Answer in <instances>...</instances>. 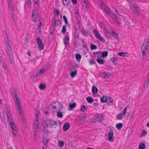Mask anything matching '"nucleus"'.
Masks as SVG:
<instances>
[{"instance_id": "8", "label": "nucleus", "mask_w": 149, "mask_h": 149, "mask_svg": "<svg viewBox=\"0 0 149 149\" xmlns=\"http://www.w3.org/2000/svg\"><path fill=\"white\" fill-rule=\"evenodd\" d=\"M129 4L131 9L134 12H137L138 11V8L135 3L130 2Z\"/></svg>"}, {"instance_id": "29", "label": "nucleus", "mask_w": 149, "mask_h": 149, "mask_svg": "<svg viewBox=\"0 0 149 149\" xmlns=\"http://www.w3.org/2000/svg\"><path fill=\"white\" fill-rule=\"evenodd\" d=\"M63 18L65 24L66 25H67L68 26V27H69L70 26V24H69L68 23L66 17L64 15L63 16Z\"/></svg>"}, {"instance_id": "22", "label": "nucleus", "mask_w": 149, "mask_h": 149, "mask_svg": "<svg viewBox=\"0 0 149 149\" xmlns=\"http://www.w3.org/2000/svg\"><path fill=\"white\" fill-rule=\"evenodd\" d=\"M101 102L103 103H104L108 101V97L106 95H104L100 99Z\"/></svg>"}, {"instance_id": "19", "label": "nucleus", "mask_w": 149, "mask_h": 149, "mask_svg": "<svg viewBox=\"0 0 149 149\" xmlns=\"http://www.w3.org/2000/svg\"><path fill=\"white\" fill-rule=\"evenodd\" d=\"M9 122L12 130H17V128L15 126V123L13 122V120H10Z\"/></svg>"}, {"instance_id": "53", "label": "nucleus", "mask_w": 149, "mask_h": 149, "mask_svg": "<svg viewBox=\"0 0 149 149\" xmlns=\"http://www.w3.org/2000/svg\"><path fill=\"white\" fill-rule=\"evenodd\" d=\"M89 62L90 64L91 65H94L95 63V61L93 59L92 60L90 59L89 60Z\"/></svg>"}, {"instance_id": "18", "label": "nucleus", "mask_w": 149, "mask_h": 149, "mask_svg": "<svg viewBox=\"0 0 149 149\" xmlns=\"http://www.w3.org/2000/svg\"><path fill=\"white\" fill-rule=\"evenodd\" d=\"M67 33L68 35L65 36V38H63V42L65 46L68 44L69 41V37L68 35V32H67Z\"/></svg>"}, {"instance_id": "43", "label": "nucleus", "mask_w": 149, "mask_h": 149, "mask_svg": "<svg viewBox=\"0 0 149 149\" xmlns=\"http://www.w3.org/2000/svg\"><path fill=\"white\" fill-rule=\"evenodd\" d=\"M128 106V105H127V107H125V108L123 110L122 113H121L124 116L125 115V114L126 113V112H127V108Z\"/></svg>"}, {"instance_id": "12", "label": "nucleus", "mask_w": 149, "mask_h": 149, "mask_svg": "<svg viewBox=\"0 0 149 149\" xmlns=\"http://www.w3.org/2000/svg\"><path fill=\"white\" fill-rule=\"evenodd\" d=\"M95 121L100 122L103 120L104 118L103 116L102 115L99 114H96L95 116Z\"/></svg>"}, {"instance_id": "11", "label": "nucleus", "mask_w": 149, "mask_h": 149, "mask_svg": "<svg viewBox=\"0 0 149 149\" xmlns=\"http://www.w3.org/2000/svg\"><path fill=\"white\" fill-rule=\"evenodd\" d=\"M39 115L38 114H36V117L35 118L34 127L35 129L38 128L39 125V119L38 118Z\"/></svg>"}, {"instance_id": "6", "label": "nucleus", "mask_w": 149, "mask_h": 149, "mask_svg": "<svg viewBox=\"0 0 149 149\" xmlns=\"http://www.w3.org/2000/svg\"><path fill=\"white\" fill-rule=\"evenodd\" d=\"M37 7H35L33 10L31 20L33 22H35L37 19L38 16V12Z\"/></svg>"}, {"instance_id": "39", "label": "nucleus", "mask_w": 149, "mask_h": 149, "mask_svg": "<svg viewBox=\"0 0 149 149\" xmlns=\"http://www.w3.org/2000/svg\"><path fill=\"white\" fill-rule=\"evenodd\" d=\"M123 115L121 114L118 113L116 116V118L118 120H121L123 118Z\"/></svg>"}, {"instance_id": "34", "label": "nucleus", "mask_w": 149, "mask_h": 149, "mask_svg": "<svg viewBox=\"0 0 149 149\" xmlns=\"http://www.w3.org/2000/svg\"><path fill=\"white\" fill-rule=\"evenodd\" d=\"M75 57L77 61L79 62L81 58V56L79 54H77L75 55Z\"/></svg>"}, {"instance_id": "35", "label": "nucleus", "mask_w": 149, "mask_h": 149, "mask_svg": "<svg viewBox=\"0 0 149 149\" xmlns=\"http://www.w3.org/2000/svg\"><path fill=\"white\" fill-rule=\"evenodd\" d=\"M123 127V124L121 123L117 124L116 125V127L118 130L120 129Z\"/></svg>"}, {"instance_id": "51", "label": "nucleus", "mask_w": 149, "mask_h": 149, "mask_svg": "<svg viewBox=\"0 0 149 149\" xmlns=\"http://www.w3.org/2000/svg\"><path fill=\"white\" fill-rule=\"evenodd\" d=\"M97 48V46L94 44H91V50L95 49Z\"/></svg>"}, {"instance_id": "5", "label": "nucleus", "mask_w": 149, "mask_h": 149, "mask_svg": "<svg viewBox=\"0 0 149 149\" xmlns=\"http://www.w3.org/2000/svg\"><path fill=\"white\" fill-rule=\"evenodd\" d=\"M61 24L62 22L60 19L56 20V18L54 17H53L52 21V25L54 31L55 29V26L56 25L57 26H61Z\"/></svg>"}, {"instance_id": "50", "label": "nucleus", "mask_w": 149, "mask_h": 149, "mask_svg": "<svg viewBox=\"0 0 149 149\" xmlns=\"http://www.w3.org/2000/svg\"><path fill=\"white\" fill-rule=\"evenodd\" d=\"M58 144L60 147H62L64 146V143L63 141L60 140L58 141Z\"/></svg>"}, {"instance_id": "56", "label": "nucleus", "mask_w": 149, "mask_h": 149, "mask_svg": "<svg viewBox=\"0 0 149 149\" xmlns=\"http://www.w3.org/2000/svg\"><path fill=\"white\" fill-rule=\"evenodd\" d=\"M8 5L10 8L13 7L11 4V1L10 0L8 2Z\"/></svg>"}, {"instance_id": "44", "label": "nucleus", "mask_w": 149, "mask_h": 149, "mask_svg": "<svg viewBox=\"0 0 149 149\" xmlns=\"http://www.w3.org/2000/svg\"><path fill=\"white\" fill-rule=\"evenodd\" d=\"M149 81L148 80V81H146L144 82V90H145V89L147 88L148 86V82Z\"/></svg>"}, {"instance_id": "30", "label": "nucleus", "mask_w": 149, "mask_h": 149, "mask_svg": "<svg viewBox=\"0 0 149 149\" xmlns=\"http://www.w3.org/2000/svg\"><path fill=\"white\" fill-rule=\"evenodd\" d=\"M62 2L64 6H68L70 3L69 0H62Z\"/></svg>"}, {"instance_id": "1", "label": "nucleus", "mask_w": 149, "mask_h": 149, "mask_svg": "<svg viewBox=\"0 0 149 149\" xmlns=\"http://www.w3.org/2000/svg\"><path fill=\"white\" fill-rule=\"evenodd\" d=\"M17 91L16 89L13 88L11 90V93L13 98L15 101V104L18 107L19 115L20 117L22 116V112L21 110L22 107L20 102L19 98L17 97Z\"/></svg>"}, {"instance_id": "62", "label": "nucleus", "mask_w": 149, "mask_h": 149, "mask_svg": "<svg viewBox=\"0 0 149 149\" xmlns=\"http://www.w3.org/2000/svg\"><path fill=\"white\" fill-rule=\"evenodd\" d=\"M86 116L85 115H83L81 116V119L83 120H85L86 119Z\"/></svg>"}, {"instance_id": "64", "label": "nucleus", "mask_w": 149, "mask_h": 149, "mask_svg": "<svg viewBox=\"0 0 149 149\" xmlns=\"http://www.w3.org/2000/svg\"><path fill=\"white\" fill-rule=\"evenodd\" d=\"M93 107H96L98 106V104L97 103H94L93 104Z\"/></svg>"}, {"instance_id": "32", "label": "nucleus", "mask_w": 149, "mask_h": 149, "mask_svg": "<svg viewBox=\"0 0 149 149\" xmlns=\"http://www.w3.org/2000/svg\"><path fill=\"white\" fill-rule=\"evenodd\" d=\"M57 116L59 118H61L63 117V114L61 111H58L57 112Z\"/></svg>"}, {"instance_id": "40", "label": "nucleus", "mask_w": 149, "mask_h": 149, "mask_svg": "<svg viewBox=\"0 0 149 149\" xmlns=\"http://www.w3.org/2000/svg\"><path fill=\"white\" fill-rule=\"evenodd\" d=\"M127 54V52H120L118 54V55L120 56H121L123 57H125L126 56V54Z\"/></svg>"}, {"instance_id": "24", "label": "nucleus", "mask_w": 149, "mask_h": 149, "mask_svg": "<svg viewBox=\"0 0 149 149\" xmlns=\"http://www.w3.org/2000/svg\"><path fill=\"white\" fill-rule=\"evenodd\" d=\"M96 60L98 63L100 64H103L105 62V60L101 59V58L96 59Z\"/></svg>"}, {"instance_id": "13", "label": "nucleus", "mask_w": 149, "mask_h": 149, "mask_svg": "<svg viewBox=\"0 0 149 149\" xmlns=\"http://www.w3.org/2000/svg\"><path fill=\"white\" fill-rule=\"evenodd\" d=\"M93 55L94 58L96 60V59L102 57L101 52V51H98L94 52Z\"/></svg>"}, {"instance_id": "20", "label": "nucleus", "mask_w": 149, "mask_h": 149, "mask_svg": "<svg viewBox=\"0 0 149 149\" xmlns=\"http://www.w3.org/2000/svg\"><path fill=\"white\" fill-rule=\"evenodd\" d=\"M89 31L88 29L85 30L84 29H82L81 30V32L82 33V34L87 37L88 36Z\"/></svg>"}, {"instance_id": "37", "label": "nucleus", "mask_w": 149, "mask_h": 149, "mask_svg": "<svg viewBox=\"0 0 149 149\" xmlns=\"http://www.w3.org/2000/svg\"><path fill=\"white\" fill-rule=\"evenodd\" d=\"M76 104L75 103L72 104H70L69 105V107L71 109H73L76 107Z\"/></svg>"}, {"instance_id": "36", "label": "nucleus", "mask_w": 149, "mask_h": 149, "mask_svg": "<svg viewBox=\"0 0 149 149\" xmlns=\"http://www.w3.org/2000/svg\"><path fill=\"white\" fill-rule=\"evenodd\" d=\"M46 87V85L42 84H41L39 85V88L41 90L45 89Z\"/></svg>"}, {"instance_id": "49", "label": "nucleus", "mask_w": 149, "mask_h": 149, "mask_svg": "<svg viewBox=\"0 0 149 149\" xmlns=\"http://www.w3.org/2000/svg\"><path fill=\"white\" fill-rule=\"evenodd\" d=\"M147 134V131L145 130H143L141 132V136L142 137L143 136H145Z\"/></svg>"}, {"instance_id": "4", "label": "nucleus", "mask_w": 149, "mask_h": 149, "mask_svg": "<svg viewBox=\"0 0 149 149\" xmlns=\"http://www.w3.org/2000/svg\"><path fill=\"white\" fill-rule=\"evenodd\" d=\"M93 32L94 34L95 37L97 39H98L99 40L103 42H105V40L100 35L98 30L97 29H94L93 30Z\"/></svg>"}, {"instance_id": "60", "label": "nucleus", "mask_w": 149, "mask_h": 149, "mask_svg": "<svg viewBox=\"0 0 149 149\" xmlns=\"http://www.w3.org/2000/svg\"><path fill=\"white\" fill-rule=\"evenodd\" d=\"M57 106H55V105H52V107L54 111H56V107Z\"/></svg>"}, {"instance_id": "63", "label": "nucleus", "mask_w": 149, "mask_h": 149, "mask_svg": "<svg viewBox=\"0 0 149 149\" xmlns=\"http://www.w3.org/2000/svg\"><path fill=\"white\" fill-rule=\"evenodd\" d=\"M72 1L74 4H76L77 3V0H72Z\"/></svg>"}, {"instance_id": "26", "label": "nucleus", "mask_w": 149, "mask_h": 149, "mask_svg": "<svg viewBox=\"0 0 149 149\" xmlns=\"http://www.w3.org/2000/svg\"><path fill=\"white\" fill-rule=\"evenodd\" d=\"M139 149H145L146 148V145L145 143L141 142L139 143Z\"/></svg>"}, {"instance_id": "57", "label": "nucleus", "mask_w": 149, "mask_h": 149, "mask_svg": "<svg viewBox=\"0 0 149 149\" xmlns=\"http://www.w3.org/2000/svg\"><path fill=\"white\" fill-rule=\"evenodd\" d=\"M39 21H40V23L38 25V29L40 28L41 27V26L42 25V22L41 21L40 22V19L39 20Z\"/></svg>"}, {"instance_id": "15", "label": "nucleus", "mask_w": 149, "mask_h": 149, "mask_svg": "<svg viewBox=\"0 0 149 149\" xmlns=\"http://www.w3.org/2000/svg\"><path fill=\"white\" fill-rule=\"evenodd\" d=\"M44 71V69H40V70L39 72H35L34 73V74L33 75V77H34L35 76L36 77H39L40 75L43 74Z\"/></svg>"}, {"instance_id": "17", "label": "nucleus", "mask_w": 149, "mask_h": 149, "mask_svg": "<svg viewBox=\"0 0 149 149\" xmlns=\"http://www.w3.org/2000/svg\"><path fill=\"white\" fill-rule=\"evenodd\" d=\"M108 140L110 142H112L113 141V131H110L108 133Z\"/></svg>"}, {"instance_id": "2", "label": "nucleus", "mask_w": 149, "mask_h": 149, "mask_svg": "<svg viewBox=\"0 0 149 149\" xmlns=\"http://www.w3.org/2000/svg\"><path fill=\"white\" fill-rule=\"evenodd\" d=\"M7 44L6 45V48L7 55L9 57V60L10 63L12 64L13 63V53L11 51V47L10 45L8 42H7Z\"/></svg>"}, {"instance_id": "47", "label": "nucleus", "mask_w": 149, "mask_h": 149, "mask_svg": "<svg viewBox=\"0 0 149 149\" xmlns=\"http://www.w3.org/2000/svg\"><path fill=\"white\" fill-rule=\"evenodd\" d=\"M86 109V107L84 105L81 106V110L82 112H84Z\"/></svg>"}, {"instance_id": "55", "label": "nucleus", "mask_w": 149, "mask_h": 149, "mask_svg": "<svg viewBox=\"0 0 149 149\" xmlns=\"http://www.w3.org/2000/svg\"><path fill=\"white\" fill-rule=\"evenodd\" d=\"M116 22L117 24H120V22L119 21L118 19L117 18L115 19L114 20Z\"/></svg>"}, {"instance_id": "58", "label": "nucleus", "mask_w": 149, "mask_h": 149, "mask_svg": "<svg viewBox=\"0 0 149 149\" xmlns=\"http://www.w3.org/2000/svg\"><path fill=\"white\" fill-rule=\"evenodd\" d=\"M12 14V18L14 20H15L16 19V16L15 15L14 12H11Z\"/></svg>"}, {"instance_id": "54", "label": "nucleus", "mask_w": 149, "mask_h": 149, "mask_svg": "<svg viewBox=\"0 0 149 149\" xmlns=\"http://www.w3.org/2000/svg\"><path fill=\"white\" fill-rule=\"evenodd\" d=\"M13 133L14 135L15 136H17V130H12Z\"/></svg>"}, {"instance_id": "31", "label": "nucleus", "mask_w": 149, "mask_h": 149, "mask_svg": "<svg viewBox=\"0 0 149 149\" xmlns=\"http://www.w3.org/2000/svg\"><path fill=\"white\" fill-rule=\"evenodd\" d=\"M101 54L102 57L103 58H105L107 56L108 54V52L106 51H103L101 53Z\"/></svg>"}, {"instance_id": "42", "label": "nucleus", "mask_w": 149, "mask_h": 149, "mask_svg": "<svg viewBox=\"0 0 149 149\" xmlns=\"http://www.w3.org/2000/svg\"><path fill=\"white\" fill-rule=\"evenodd\" d=\"M48 142V140L47 139L43 141V143H44V145L43 147H45L46 148H47V144Z\"/></svg>"}, {"instance_id": "23", "label": "nucleus", "mask_w": 149, "mask_h": 149, "mask_svg": "<svg viewBox=\"0 0 149 149\" xmlns=\"http://www.w3.org/2000/svg\"><path fill=\"white\" fill-rule=\"evenodd\" d=\"M92 91L93 94H96L98 92L97 88L95 86H93Z\"/></svg>"}, {"instance_id": "27", "label": "nucleus", "mask_w": 149, "mask_h": 149, "mask_svg": "<svg viewBox=\"0 0 149 149\" xmlns=\"http://www.w3.org/2000/svg\"><path fill=\"white\" fill-rule=\"evenodd\" d=\"M86 99L87 102L89 103H92L94 101L93 98L90 96L87 97Z\"/></svg>"}, {"instance_id": "9", "label": "nucleus", "mask_w": 149, "mask_h": 149, "mask_svg": "<svg viewBox=\"0 0 149 149\" xmlns=\"http://www.w3.org/2000/svg\"><path fill=\"white\" fill-rule=\"evenodd\" d=\"M101 6L104 10L105 12L108 15H110L111 13V11L109 7L107 6L103 3H102Z\"/></svg>"}, {"instance_id": "45", "label": "nucleus", "mask_w": 149, "mask_h": 149, "mask_svg": "<svg viewBox=\"0 0 149 149\" xmlns=\"http://www.w3.org/2000/svg\"><path fill=\"white\" fill-rule=\"evenodd\" d=\"M66 26L65 25H64L63 26L62 31H61V32L63 33H65L66 32Z\"/></svg>"}, {"instance_id": "21", "label": "nucleus", "mask_w": 149, "mask_h": 149, "mask_svg": "<svg viewBox=\"0 0 149 149\" xmlns=\"http://www.w3.org/2000/svg\"><path fill=\"white\" fill-rule=\"evenodd\" d=\"M70 127V125L69 124L67 123H65L63 126V129L64 131H66L68 129H69Z\"/></svg>"}, {"instance_id": "46", "label": "nucleus", "mask_w": 149, "mask_h": 149, "mask_svg": "<svg viewBox=\"0 0 149 149\" xmlns=\"http://www.w3.org/2000/svg\"><path fill=\"white\" fill-rule=\"evenodd\" d=\"M54 13H55L56 15L57 16H58L60 15V12L57 9H54Z\"/></svg>"}, {"instance_id": "7", "label": "nucleus", "mask_w": 149, "mask_h": 149, "mask_svg": "<svg viewBox=\"0 0 149 149\" xmlns=\"http://www.w3.org/2000/svg\"><path fill=\"white\" fill-rule=\"evenodd\" d=\"M0 64L2 68L4 69V70H7V64L6 63V60L2 56H0Z\"/></svg>"}, {"instance_id": "38", "label": "nucleus", "mask_w": 149, "mask_h": 149, "mask_svg": "<svg viewBox=\"0 0 149 149\" xmlns=\"http://www.w3.org/2000/svg\"><path fill=\"white\" fill-rule=\"evenodd\" d=\"M103 75L105 78H108L110 77V74L109 73H106V72H104Z\"/></svg>"}, {"instance_id": "28", "label": "nucleus", "mask_w": 149, "mask_h": 149, "mask_svg": "<svg viewBox=\"0 0 149 149\" xmlns=\"http://www.w3.org/2000/svg\"><path fill=\"white\" fill-rule=\"evenodd\" d=\"M77 70H75L74 71H72L70 73V74L72 78L74 77L75 75H77Z\"/></svg>"}, {"instance_id": "10", "label": "nucleus", "mask_w": 149, "mask_h": 149, "mask_svg": "<svg viewBox=\"0 0 149 149\" xmlns=\"http://www.w3.org/2000/svg\"><path fill=\"white\" fill-rule=\"evenodd\" d=\"M36 41L38 43V49L40 50H42L43 49L44 45L41 39L40 38L38 37L37 38Z\"/></svg>"}, {"instance_id": "33", "label": "nucleus", "mask_w": 149, "mask_h": 149, "mask_svg": "<svg viewBox=\"0 0 149 149\" xmlns=\"http://www.w3.org/2000/svg\"><path fill=\"white\" fill-rule=\"evenodd\" d=\"M56 107V112L60 111L63 108L62 105L60 104H58L57 106Z\"/></svg>"}, {"instance_id": "3", "label": "nucleus", "mask_w": 149, "mask_h": 149, "mask_svg": "<svg viewBox=\"0 0 149 149\" xmlns=\"http://www.w3.org/2000/svg\"><path fill=\"white\" fill-rule=\"evenodd\" d=\"M47 126H50L52 128H55L56 126L57 125V123L54 120L49 119L47 120L46 122ZM61 123L60 121L58 122V125H60Z\"/></svg>"}, {"instance_id": "48", "label": "nucleus", "mask_w": 149, "mask_h": 149, "mask_svg": "<svg viewBox=\"0 0 149 149\" xmlns=\"http://www.w3.org/2000/svg\"><path fill=\"white\" fill-rule=\"evenodd\" d=\"M109 101L107 102V104L109 105H112V103L113 101L112 99L111 98H109Z\"/></svg>"}, {"instance_id": "52", "label": "nucleus", "mask_w": 149, "mask_h": 149, "mask_svg": "<svg viewBox=\"0 0 149 149\" xmlns=\"http://www.w3.org/2000/svg\"><path fill=\"white\" fill-rule=\"evenodd\" d=\"M109 16H110L112 18L114 19V20L117 18V16L114 14H111Z\"/></svg>"}, {"instance_id": "41", "label": "nucleus", "mask_w": 149, "mask_h": 149, "mask_svg": "<svg viewBox=\"0 0 149 149\" xmlns=\"http://www.w3.org/2000/svg\"><path fill=\"white\" fill-rule=\"evenodd\" d=\"M31 0H27L26 2V5L27 8H30L31 7Z\"/></svg>"}, {"instance_id": "61", "label": "nucleus", "mask_w": 149, "mask_h": 149, "mask_svg": "<svg viewBox=\"0 0 149 149\" xmlns=\"http://www.w3.org/2000/svg\"><path fill=\"white\" fill-rule=\"evenodd\" d=\"M82 45H83V48H87L86 44L85 42L84 43H83V44Z\"/></svg>"}, {"instance_id": "59", "label": "nucleus", "mask_w": 149, "mask_h": 149, "mask_svg": "<svg viewBox=\"0 0 149 149\" xmlns=\"http://www.w3.org/2000/svg\"><path fill=\"white\" fill-rule=\"evenodd\" d=\"M110 60L112 62H114L117 60V58H111Z\"/></svg>"}, {"instance_id": "25", "label": "nucleus", "mask_w": 149, "mask_h": 149, "mask_svg": "<svg viewBox=\"0 0 149 149\" xmlns=\"http://www.w3.org/2000/svg\"><path fill=\"white\" fill-rule=\"evenodd\" d=\"M39 0H33L34 3L33 6L35 7H37V8L39 7V4L38 3Z\"/></svg>"}, {"instance_id": "14", "label": "nucleus", "mask_w": 149, "mask_h": 149, "mask_svg": "<svg viewBox=\"0 0 149 149\" xmlns=\"http://www.w3.org/2000/svg\"><path fill=\"white\" fill-rule=\"evenodd\" d=\"M6 114L8 119L9 121H10V120H13V119L10 110H8L7 108V107H6Z\"/></svg>"}, {"instance_id": "16", "label": "nucleus", "mask_w": 149, "mask_h": 149, "mask_svg": "<svg viewBox=\"0 0 149 149\" xmlns=\"http://www.w3.org/2000/svg\"><path fill=\"white\" fill-rule=\"evenodd\" d=\"M109 33L112 35L116 39L118 40L119 39L118 35L115 31L112 30L109 31Z\"/></svg>"}]
</instances>
